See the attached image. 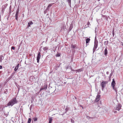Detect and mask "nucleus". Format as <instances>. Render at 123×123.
Listing matches in <instances>:
<instances>
[{
    "label": "nucleus",
    "mask_w": 123,
    "mask_h": 123,
    "mask_svg": "<svg viewBox=\"0 0 123 123\" xmlns=\"http://www.w3.org/2000/svg\"><path fill=\"white\" fill-rule=\"evenodd\" d=\"M17 103V101L16 98H14L10 101L7 104V106H12L15 104Z\"/></svg>",
    "instance_id": "f257e3e1"
},
{
    "label": "nucleus",
    "mask_w": 123,
    "mask_h": 123,
    "mask_svg": "<svg viewBox=\"0 0 123 123\" xmlns=\"http://www.w3.org/2000/svg\"><path fill=\"white\" fill-rule=\"evenodd\" d=\"M116 84V83L115 81V79L114 78L112 80V81L111 83V85L112 87V89L114 90L117 93V90L116 88H115V86Z\"/></svg>",
    "instance_id": "f03ea898"
},
{
    "label": "nucleus",
    "mask_w": 123,
    "mask_h": 123,
    "mask_svg": "<svg viewBox=\"0 0 123 123\" xmlns=\"http://www.w3.org/2000/svg\"><path fill=\"white\" fill-rule=\"evenodd\" d=\"M108 82L107 81H103L101 83V86L102 87V89L103 90L104 88L106 86V84H107Z\"/></svg>",
    "instance_id": "7ed1b4c3"
},
{
    "label": "nucleus",
    "mask_w": 123,
    "mask_h": 123,
    "mask_svg": "<svg viewBox=\"0 0 123 123\" xmlns=\"http://www.w3.org/2000/svg\"><path fill=\"white\" fill-rule=\"evenodd\" d=\"M40 52L39 51L37 57V60L38 63L39 62V60L41 58Z\"/></svg>",
    "instance_id": "20e7f679"
},
{
    "label": "nucleus",
    "mask_w": 123,
    "mask_h": 123,
    "mask_svg": "<svg viewBox=\"0 0 123 123\" xmlns=\"http://www.w3.org/2000/svg\"><path fill=\"white\" fill-rule=\"evenodd\" d=\"M100 96L99 95H97L96 96V98L95 100V101L96 102H98L100 99Z\"/></svg>",
    "instance_id": "39448f33"
},
{
    "label": "nucleus",
    "mask_w": 123,
    "mask_h": 123,
    "mask_svg": "<svg viewBox=\"0 0 123 123\" xmlns=\"http://www.w3.org/2000/svg\"><path fill=\"white\" fill-rule=\"evenodd\" d=\"M98 47V44H97L96 43H95L94 45V46L93 47V51H95L96 49H97V47Z\"/></svg>",
    "instance_id": "423d86ee"
},
{
    "label": "nucleus",
    "mask_w": 123,
    "mask_h": 123,
    "mask_svg": "<svg viewBox=\"0 0 123 123\" xmlns=\"http://www.w3.org/2000/svg\"><path fill=\"white\" fill-rule=\"evenodd\" d=\"M18 11L17 10L15 14V19H16L18 21Z\"/></svg>",
    "instance_id": "0eeeda50"
},
{
    "label": "nucleus",
    "mask_w": 123,
    "mask_h": 123,
    "mask_svg": "<svg viewBox=\"0 0 123 123\" xmlns=\"http://www.w3.org/2000/svg\"><path fill=\"white\" fill-rule=\"evenodd\" d=\"M90 40V39L89 38H87L86 40V45H87V44L89 43Z\"/></svg>",
    "instance_id": "6e6552de"
},
{
    "label": "nucleus",
    "mask_w": 123,
    "mask_h": 123,
    "mask_svg": "<svg viewBox=\"0 0 123 123\" xmlns=\"http://www.w3.org/2000/svg\"><path fill=\"white\" fill-rule=\"evenodd\" d=\"M107 54V49L106 48L104 50V54L105 56H106Z\"/></svg>",
    "instance_id": "1a4fd4ad"
},
{
    "label": "nucleus",
    "mask_w": 123,
    "mask_h": 123,
    "mask_svg": "<svg viewBox=\"0 0 123 123\" xmlns=\"http://www.w3.org/2000/svg\"><path fill=\"white\" fill-rule=\"evenodd\" d=\"M28 26L30 27L31 25L33 24V22L32 21H31L30 22L28 23Z\"/></svg>",
    "instance_id": "9d476101"
},
{
    "label": "nucleus",
    "mask_w": 123,
    "mask_h": 123,
    "mask_svg": "<svg viewBox=\"0 0 123 123\" xmlns=\"http://www.w3.org/2000/svg\"><path fill=\"white\" fill-rule=\"evenodd\" d=\"M121 109V107L119 106L117 107L116 108V110L119 111Z\"/></svg>",
    "instance_id": "9b49d317"
},
{
    "label": "nucleus",
    "mask_w": 123,
    "mask_h": 123,
    "mask_svg": "<svg viewBox=\"0 0 123 123\" xmlns=\"http://www.w3.org/2000/svg\"><path fill=\"white\" fill-rule=\"evenodd\" d=\"M82 71V68H80L79 69H78L77 70H76V71L77 72H81V71Z\"/></svg>",
    "instance_id": "f8f14e48"
},
{
    "label": "nucleus",
    "mask_w": 123,
    "mask_h": 123,
    "mask_svg": "<svg viewBox=\"0 0 123 123\" xmlns=\"http://www.w3.org/2000/svg\"><path fill=\"white\" fill-rule=\"evenodd\" d=\"M31 120V118H29L28 119V123H30Z\"/></svg>",
    "instance_id": "ddd939ff"
},
{
    "label": "nucleus",
    "mask_w": 123,
    "mask_h": 123,
    "mask_svg": "<svg viewBox=\"0 0 123 123\" xmlns=\"http://www.w3.org/2000/svg\"><path fill=\"white\" fill-rule=\"evenodd\" d=\"M54 3H51V4H49V5L48 6V7H47V8H48L49 7H50L52 5V4H54Z\"/></svg>",
    "instance_id": "4468645a"
},
{
    "label": "nucleus",
    "mask_w": 123,
    "mask_h": 123,
    "mask_svg": "<svg viewBox=\"0 0 123 123\" xmlns=\"http://www.w3.org/2000/svg\"><path fill=\"white\" fill-rule=\"evenodd\" d=\"M52 119V118H50L49 119V123H51Z\"/></svg>",
    "instance_id": "2eb2a0df"
},
{
    "label": "nucleus",
    "mask_w": 123,
    "mask_h": 123,
    "mask_svg": "<svg viewBox=\"0 0 123 123\" xmlns=\"http://www.w3.org/2000/svg\"><path fill=\"white\" fill-rule=\"evenodd\" d=\"M37 118L36 117H35L33 118V119L34 121H37Z\"/></svg>",
    "instance_id": "dca6fc26"
},
{
    "label": "nucleus",
    "mask_w": 123,
    "mask_h": 123,
    "mask_svg": "<svg viewBox=\"0 0 123 123\" xmlns=\"http://www.w3.org/2000/svg\"><path fill=\"white\" fill-rule=\"evenodd\" d=\"M18 68L17 67H16L15 68L14 70L15 71H16L18 69Z\"/></svg>",
    "instance_id": "f3484780"
},
{
    "label": "nucleus",
    "mask_w": 123,
    "mask_h": 123,
    "mask_svg": "<svg viewBox=\"0 0 123 123\" xmlns=\"http://www.w3.org/2000/svg\"><path fill=\"white\" fill-rule=\"evenodd\" d=\"M2 56H0V62H1L2 61Z\"/></svg>",
    "instance_id": "a211bd4d"
},
{
    "label": "nucleus",
    "mask_w": 123,
    "mask_h": 123,
    "mask_svg": "<svg viewBox=\"0 0 123 123\" xmlns=\"http://www.w3.org/2000/svg\"><path fill=\"white\" fill-rule=\"evenodd\" d=\"M56 56L57 57H59V56H60V54L59 53H58V54H57V55H56Z\"/></svg>",
    "instance_id": "6ab92c4d"
},
{
    "label": "nucleus",
    "mask_w": 123,
    "mask_h": 123,
    "mask_svg": "<svg viewBox=\"0 0 123 123\" xmlns=\"http://www.w3.org/2000/svg\"><path fill=\"white\" fill-rule=\"evenodd\" d=\"M47 88V86H46L43 87V89H46Z\"/></svg>",
    "instance_id": "aec40b11"
},
{
    "label": "nucleus",
    "mask_w": 123,
    "mask_h": 123,
    "mask_svg": "<svg viewBox=\"0 0 123 123\" xmlns=\"http://www.w3.org/2000/svg\"><path fill=\"white\" fill-rule=\"evenodd\" d=\"M75 47V45H72V47L73 48H74Z\"/></svg>",
    "instance_id": "412c9836"
},
{
    "label": "nucleus",
    "mask_w": 123,
    "mask_h": 123,
    "mask_svg": "<svg viewBox=\"0 0 123 123\" xmlns=\"http://www.w3.org/2000/svg\"><path fill=\"white\" fill-rule=\"evenodd\" d=\"M11 49L14 50L15 49V47L14 46H12L11 47Z\"/></svg>",
    "instance_id": "4be33fe9"
},
{
    "label": "nucleus",
    "mask_w": 123,
    "mask_h": 123,
    "mask_svg": "<svg viewBox=\"0 0 123 123\" xmlns=\"http://www.w3.org/2000/svg\"><path fill=\"white\" fill-rule=\"evenodd\" d=\"M67 1L69 3H71V0H67Z\"/></svg>",
    "instance_id": "5701e85b"
},
{
    "label": "nucleus",
    "mask_w": 123,
    "mask_h": 123,
    "mask_svg": "<svg viewBox=\"0 0 123 123\" xmlns=\"http://www.w3.org/2000/svg\"><path fill=\"white\" fill-rule=\"evenodd\" d=\"M43 90V88H41L39 91V92H40L42 90Z\"/></svg>",
    "instance_id": "b1692460"
},
{
    "label": "nucleus",
    "mask_w": 123,
    "mask_h": 123,
    "mask_svg": "<svg viewBox=\"0 0 123 123\" xmlns=\"http://www.w3.org/2000/svg\"><path fill=\"white\" fill-rule=\"evenodd\" d=\"M2 66L1 65H0V69H2Z\"/></svg>",
    "instance_id": "393cba45"
},
{
    "label": "nucleus",
    "mask_w": 123,
    "mask_h": 123,
    "mask_svg": "<svg viewBox=\"0 0 123 123\" xmlns=\"http://www.w3.org/2000/svg\"><path fill=\"white\" fill-rule=\"evenodd\" d=\"M19 66V64H17V66L16 67H17L18 68Z\"/></svg>",
    "instance_id": "a878e982"
},
{
    "label": "nucleus",
    "mask_w": 123,
    "mask_h": 123,
    "mask_svg": "<svg viewBox=\"0 0 123 123\" xmlns=\"http://www.w3.org/2000/svg\"><path fill=\"white\" fill-rule=\"evenodd\" d=\"M117 112V111H114V113H116Z\"/></svg>",
    "instance_id": "bb28decb"
},
{
    "label": "nucleus",
    "mask_w": 123,
    "mask_h": 123,
    "mask_svg": "<svg viewBox=\"0 0 123 123\" xmlns=\"http://www.w3.org/2000/svg\"><path fill=\"white\" fill-rule=\"evenodd\" d=\"M107 42H108V41H107Z\"/></svg>",
    "instance_id": "cd10ccee"
},
{
    "label": "nucleus",
    "mask_w": 123,
    "mask_h": 123,
    "mask_svg": "<svg viewBox=\"0 0 123 123\" xmlns=\"http://www.w3.org/2000/svg\"><path fill=\"white\" fill-rule=\"evenodd\" d=\"M1 73L0 72V74Z\"/></svg>",
    "instance_id": "c85d7f7f"
}]
</instances>
